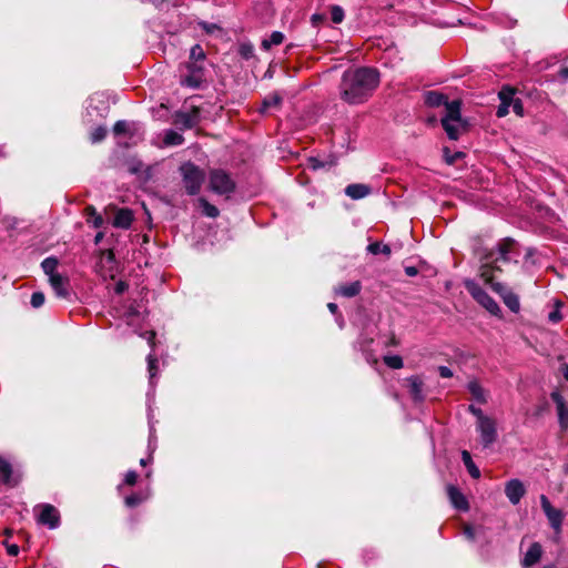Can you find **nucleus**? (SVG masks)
<instances>
[{
	"label": "nucleus",
	"instance_id": "nucleus-1",
	"mask_svg": "<svg viewBox=\"0 0 568 568\" xmlns=\"http://www.w3.org/2000/svg\"><path fill=\"white\" fill-rule=\"evenodd\" d=\"M379 72L369 67L348 69L339 83V98L348 104L367 101L379 84Z\"/></svg>",
	"mask_w": 568,
	"mask_h": 568
},
{
	"label": "nucleus",
	"instance_id": "nucleus-2",
	"mask_svg": "<svg viewBox=\"0 0 568 568\" xmlns=\"http://www.w3.org/2000/svg\"><path fill=\"white\" fill-rule=\"evenodd\" d=\"M513 246L514 241L511 239H504L498 243L496 250H491L486 254L480 266V277L501 296L504 303L511 312L517 313L520 308L518 296L508 291L501 283L494 281V273L501 271L499 263H508L510 261L508 254L511 252Z\"/></svg>",
	"mask_w": 568,
	"mask_h": 568
},
{
	"label": "nucleus",
	"instance_id": "nucleus-3",
	"mask_svg": "<svg viewBox=\"0 0 568 568\" xmlns=\"http://www.w3.org/2000/svg\"><path fill=\"white\" fill-rule=\"evenodd\" d=\"M462 102L454 100L447 104V113L442 118V125L450 140H458L466 131V121L460 114Z\"/></svg>",
	"mask_w": 568,
	"mask_h": 568
},
{
	"label": "nucleus",
	"instance_id": "nucleus-4",
	"mask_svg": "<svg viewBox=\"0 0 568 568\" xmlns=\"http://www.w3.org/2000/svg\"><path fill=\"white\" fill-rule=\"evenodd\" d=\"M180 171L186 192L190 195L197 194L205 179L203 170L191 162H186L181 165Z\"/></svg>",
	"mask_w": 568,
	"mask_h": 568
},
{
	"label": "nucleus",
	"instance_id": "nucleus-5",
	"mask_svg": "<svg viewBox=\"0 0 568 568\" xmlns=\"http://www.w3.org/2000/svg\"><path fill=\"white\" fill-rule=\"evenodd\" d=\"M468 410L477 418V430L485 445L491 444L496 439V423L493 418L485 415L483 410L475 405H469Z\"/></svg>",
	"mask_w": 568,
	"mask_h": 568
},
{
	"label": "nucleus",
	"instance_id": "nucleus-6",
	"mask_svg": "<svg viewBox=\"0 0 568 568\" xmlns=\"http://www.w3.org/2000/svg\"><path fill=\"white\" fill-rule=\"evenodd\" d=\"M204 81V62L187 61L185 64V73L181 74V84L191 89H199Z\"/></svg>",
	"mask_w": 568,
	"mask_h": 568
},
{
	"label": "nucleus",
	"instance_id": "nucleus-7",
	"mask_svg": "<svg viewBox=\"0 0 568 568\" xmlns=\"http://www.w3.org/2000/svg\"><path fill=\"white\" fill-rule=\"evenodd\" d=\"M465 286L473 298L491 315L498 316L500 314L499 305L477 283L466 281Z\"/></svg>",
	"mask_w": 568,
	"mask_h": 568
},
{
	"label": "nucleus",
	"instance_id": "nucleus-8",
	"mask_svg": "<svg viewBox=\"0 0 568 568\" xmlns=\"http://www.w3.org/2000/svg\"><path fill=\"white\" fill-rule=\"evenodd\" d=\"M210 189L217 194H230L235 189L232 178L223 170L216 169L210 172Z\"/></svg>",
	"mask_w": 568,
	"mask_h": 568
},
{
	"label": "nucleus",
	"instance_id": "nucleus-9",
	"mask_svg": "<svg viewBox=\"0 0 568 568\" xmlns=\"http://www.w3.org/2000/svg\"><path fill=\"white\" fill-rule=\"evenodd\" d=\"M540 505L551 528L559 535L561 532V526L565 517L564 513L560 509L552 507L551 503L545 495L540 496Z\"/></svg>",
	"mask_w": 568,
	"mask_h": 568
},
{
	"label": "nucleus",
	"instance_id": "nucleus-10",
	"mask_svg": "<svg viewBox=\"0 0 568 568\" xmlns=\"http://www.w3.org/2000/svg\"><path fill=\"white\" fill-rule=\"evenodd\" d=\"M38 521L51 529L57 528L60 523V515L58 509L50 504L43 505L41 513L39 514Z\"/></svg>",
	"mask_w": 568,
	"mask_h": 568
},
{
	"label": "nucleus",
	"instance_id": "nucleus-11",
	"mask_svg": "<svg viewBox=\"0 0 568 568\" xmlns=\"http://www.w3.org/2000/svg\"><path fill=\"white\" fill-rule=\"evenodd\" d=\"M525 493L524 484L519 479H511L505 486V494L513 505H517Z\"/></svg>",
	"mask_w": 568,
	"mask_h": 568
},
{
	"label": "nucleus",
	"instance_id": "nucleus-12",
	"mask_svg": "<svg viewBox=\"0 0 568 568\" xmlns=\"http://www.w3.org/2000/svg\"><path fill=\"white\" fill-rule=\"evenodd\" d=\"M447 496L449 498V501L452 505L460 510V511H467L469 509V504L467 499L465 498L464 494L454 485H448L447 488Z\"/></svg>",
	"mask_w": 568,
	"mask_h": 568
},
{
	"label": "nucleus",
	"instance_id": "nucleus-13",
	"mask_svg": "<svg viewBox=\"0 0 568 568\" xmlns=\"http://www.w3.org/2000/svg\"><path fill=\"white\" fill-rule=\"evenodd\" d=\"M405 382L412 399L415 403H422L425 398L423 381L418 376H410Z\"/></svg>",
	"mask_w": 568,
	"mask_h": 568
},
{
	"label": "nucleus",
	"instance_id": "nucleus-14",
	"mask_svg": "<svg viewBox=\"0 0 568 568\" xmlns=\"http://www.w3.org/2000/svg\"><path fill=\"white\" fill-rule=\"evenodd\" d=\"M199 110L194 108L190 112H179L175 124L182 129H192L199 123Z\"/></svg>",
	"mask_w": 568,
	"mask_h": 568
},
{
	"label": "nucleus",
	"instance_id": "nucleus-15",
	"mask_svg": "<svg viewBox=\"0 0 568 568\" xmlns=\"http://www.w3.org/2000/svg\"><path fill=\"white\" fill-rule=\"evenodd\" d=\"M551 399L557 406L558 420L562 428L568 427V405L566 404L564 397L558 393H551Z\"/></svg>",
	"mask_w": 568,
	"mask_h": 568
},
{
	"label": "nucleus",
	"instance_id": "nucleus-16",
	"mask_svg": "<svg viewBox=\"0 0 568 568\" xmlns=\"http://www.w3.org/2000/svg\"><path fill=\"white\" fill-rule=\"evenodd\" d=\"M542 557V547L539 542H532L525 554L521 566L525 568L531 567L540 561Z\"/></svg>",
	"mask_w": 568,
	"mask_h": 568
},
{
	"label": "nucleus",
	"instance_id": "nucleus-17",
	"mask_svg": "<svg viewBox=\"0 0 568 568\" xmlns=\"http://www.w3.org/2000/svg\"><path fill=\"white\" fill-rule=\"evenodd\" d=\"M467 389L471 395V398L479 403L486 404L488 400V393L486 389L481 387V385L476 381L471 379L467 383Z\"/></svg>",
	"mask_w": 568,
	"mask_h": 568
},
{
	"label": "nucleus",
	"instance_id": "nucleus-18",
	"mask_svg": "<svg viewBox=\"0 0 568 568\" xmlns=\"http://www.w3.org/2000/svg\"><path fill=\"white\" fill-rule=\"evenodd\" d=\"M50 285L59 297H67L69 295L68 286L69 280L68 277L58 274L49 278Z\"/></svg>",
	"mask_w": 568,
	"mask_h": 568
},
{
	"label": "nucleus",
	"instance_id": "nucleus-19",
	"mask_svg": "<svg viewBox=\"0 0 568 568\" xmlns=\"http://www.w3.org/2000/svg\"><path fill=\"white\" fill-rule=\"evenodd\" d=\"M452 101L447 100V97L443 93H439L437 91H428L425 93V103L428 106L437 108L440 105H445V111L447 112V104H449Z\"/></svg>",
	"mask_w": 568,
	"mask_h": 568
},
{
	"label": "nucleus",
	"instance_id": "nucleus-20",
	"mask_svg": "<svg viewBox=\"0 0 568 568\" xmlns=\"http://www.w3.org/2000/svg\"><path fill=\"white\" fill-rule=\"evenodd\" d=\"M371 193V187L366 184L355 183L349 184L345 189V194L353 200H359Z\"/></svg>",
	"mask_w": 568,
	"mask_h": 568
},
{
	"label": "nucleus",
	"instance_id": "nucleus-21",
	"mask_svg": "<svg viewBox=\"0 0 568 568\" xmlns=\"http://www.w3.org/2000/svg\"><path fill=\"white\" fill-rule=\"evenodd\" d=\"M132 212L128 209H121L116 212L114 216L113 225L120 229H129L132 224Z\"/></svg>",
	"mask_w": 568,
	"mask_h": 568
},
{
	"label": "nucleus",
	"instance_id": "nucleus-22",
	"mask_svg": "<svg viewBox=\"0 0 568 568\" xmlns=\"http://www.w3.org/2000/svg\"><path fill=\"white\" fill-rule=\"evenodd\" d=\"M362 290V284L359 281H355L348 284L339 285L335 288L336 294L342 295L344 297H354L359 294Z\"/></svg>",
	"mask_w": 568,
	"mask_h": 568
},
{
	"label": "nucleus",
	"instance_id": "nucleus-23",
	"mask_svg": "<svg viewBox=\"0 0 568 568\" xmlns=\"http://www.w3.org/2000/svg\"><path fill=\"white\" fill-rule=\"evenodd\" d=\"M0 481L9 486L18 484V478L12 476L11 464H0Z\"/></svg>",
	"mask_w": 568,
	"mask_h": 568
},
{
	"label": "nucleus",
	"instance_id": "nucleus-24",
	"mask_svg": "<svg viewBox=\"0 0 568 568\" xmlns=\"http://www.w3.org/2000/svg\"><path fill=\"white\" fill-rule=\"evenodd\" d=\"M281 104L282 97L278 93L274 92L263 100L262 112H266L271 109H278Z\"/></svg>",
	"mask_w": 568,
	"mask_h": 568
},
{
	"label": "nucleus",
	"instance_id": "nucleus-25",
	"mask_svg": "<svg viewBox=\"0 0 568 568\" xmlns=\"http://www.w3.org/2000/svg\"><path fill=\"white\" fill-rule=\"evenodd\" d=\"M58 260L53 256L47 257L42 261L41 267L45 275L50 277L58 275L59 273H55V270L58 267Z\"/></svg>",
	"mask_w": 568,
	"mask_h": 568
},
{
	"label": "nucleus",
	"instance_id": "nucleus-26",
	"mask_svg": "<svg viewBox=\"0 0 568 568\" xmlns=\"http://www.w3.org/2000/svg\"><path fill=\"white\" fill-rule=\"evenodd\" d=\"M284 34L280 31H274L272 32V34L270 36L268 39H264L262 41V48L264 50H270L273 45H278L281 44L283 41H284Z\"/></svg>",
	"mask_w": 568,
	"mask_h": 568
},
{
	"label": "nucleus",
	"instance_id": "nucleus-27",
	"mask_svg": "<svg viewBox=\"0 0 568 568\" xmlns=\"http://www.w3.org/2000/svg\"><path fill=\"white\" fill-rule=\"evenodd\" d=\"M199 203L202 207L203 213L209 217H216L219 215V210L216 206L210 204L204 197L199 199Z\"/></svg>",
	"mask_w": 568,
	"mask_h": 568
},
{
	"label": "nucleus",
	"instance_id": "nucleus-28",
	"mask_svg": "<svg viewBox=\"0 0 568 568\" xmlns=\"http://www.w3.org/2000/svg\"><path fill=\"white\" fill-rule=\"evenodd\" d=\"M189 61L205 62V53L201 45L195 44L191 48Z\"/></svg>",
	"mask_w": 568,
	"mask_h": 568
},
{
	"label": "nucleus",
	"instance_id": "nucleus-29",
	"mask_svg": "<svg viewBox=\"0 0 568 568\" xmlns=\"http://www.w3.org/2000/svg\"><path fill=\"white\" fill-rule=\"evenodd\" d=\"M384 363L393 369H399L404 366L403 358L398 355L384 356Z\"/></svg>",
	"mask_w": 568,
	"mask_h": 568
},
{
	"label": "nucleus",
	"instance_id": "nucleus-30",
	"mask_svg": "<svg viewBox=\"0 0 568 568\" xmlns=\"http://www.w3.org/2000/svg\"><path fill=\"white\" fill-rule=\"evenodd\" d=\"M367 251L374 255L379 254V253L385 254V255L390 254V247L388 245H382L378 242L371 243L367 246Z\"/></svg>",
	"mask_w": 568,
	"mask_h": 568
},
{
	"label": "nucleus",
	"instance_id": "nucleus-31",
	"mask_svg": "<svg viewBox=\"0 0 568 568\" xmlns=\"http://www.w3.org/2000/svg\"><path fill=\"white\" fill-rule=\"evenodd\" d=\"M164 142L169 145H179L183 142V136L174 131H169L165 134Z\"/></svg>",
	"mask_w": 568,
	"mask_h": 568
},
{
	"label": "nucleus",
	"instance_id": "nucleus-32",
	"mask_svg": "<svg viewBox=\"0 0 568 568\" xmlns=\"http://www.w3.org/2000/svg\"><path fill=\"white\" fill-rule=\"evenodd\" d=\"M145 497L141 494H132L126 496L124 503L128 507L133 508L143 503Z\"/></svg>",
	"mask_w": 568,
	"mask_h": 568
},
{
	"label": "nucleus",
	"instance_id": "nucleus-33",
	"mask_svg": "<svg viewBox=\"0 0 568 568\" xmlns=\"http://www.w3.org/2000/svg\"><path fill=\"white\" fill-rule=\"evenodd\" d=\"M514 94L515 91L511 88H503L499 92V99L501 103H509L510 105L511 102L515 100Z\"/></svg>",
	"mask_w": 568,
	"mask_h": 568
},
{
	"label": "nucleus",
	"instance_id": "nucleus-34",
	"mask_svg": "<svg viewBox=\"0 0 568 568\" xmlns=\"http://www.w3.org/2000/svg\"><path fill=\"white\" fill-rule=\"evenodd\" d=\"M156 362H158L156 357L153 354H149V356H148V368H149V374H150L151 383L153 382V378L156 375V371H158Z\"/></svg>",
	"mask_w": 568,
	"mask_h": 568
},
{
	"label": "nucleus",
	"instance_id": "nucleus-35",
	"mask_svg": "<svg viewBox=\"0 0 568 568\" xmlns=\"http://www.w3.org/2000/svg\"><path fill=\"white\" fill-rule=\"evenodd\" d=\"M331 18L334 23H341L344 20V10L339 6L332 7Z\"/></svg>",
	"mask_w": 568,
	"mask_h": 568
},
{
	"label": "nucleus",
	"instance_id": "nucleus-36",
	"mask_svg": "<svg viewBox=\"0 0 568 568\" xmlns=\"http://www.w3.org/2000/svg\"><path fill=\"white\" fill-rule=\"evenodd\" d=\"M31 305L34 307V308H38V307H41L44 303V295L43 293L41 292H34L32 295H31Z\"/></svg>",
	"mask_w": 568,
	"mask_h": 568
},
{
	"label": "nucleus",
	"instance_id": "nucleus-37",
	"mask_svg": "<svg viewBox=\"0 0 568 568\" xmlns=\"http://www.w3.org/2000/svg\"><path fill=\"white\" fill-rule=\"evenodd\" d=\"M105 135H106V130L102 126H99L92 132L91 140L93 143H97V142L102 141L105 138Z\"/></svg>",
	"mask_w": 568,
	"mask_h": 568
},
{
	"label": "nucleus",
	"instance_id": "nucleus-38",
	"mask_svg": "<svg viewBox=\"0 0 568 568\" xmlns=\"http://www.w3.org/2000/svg\"><path fill=\"white\" fill-rule=\"evenodd\" d=\"M129 130H130V123L126 121H118L113 128V131L115 134H123V133L129 132Z\"/></svg>",
	"mask_w": 568,
	"mask_h": 568
},
{
	"label": "nucleus",
	"instance_id": "nucleus-39",
	"mask_svg": "<svg viewBox=\"0 0 568 568\" xmlns=\"http://www.w3.org/2000/svg\"><path fill=\"white\" fill-rule=\"evenodd\" d=\"M510 106H513V111L517 114V115H523L524 114V106H523V103L519 99H515Z\"/></svg>",
	"mask_w": 568,
	"mask_h": 568
},
{
	"label": "nucleus",
	"instance_id": "nucleus-40",
	"mask_svg": "<svg viewBox=\"0 0 568 568\" xmlns=\"http://www.w3.org/2000/svg\"><path fill=\"white\" fill-rule=\"evenodd\" d=\"M465 465L467 466V470L473 478L477 479L480 477V470L476 464H465Z\"/></svg>",
	"mask_w": 568,
	"mask_h": 568
},
{
	"label": "nucleus",
	"instance_id": "nucleus-41",
	"mask_svg": "<svg viewBox=\"0 0 568 568\" xmlns=\"http://www.w3.org/2000/svg\"><path fill=\"white\" fill-rule=\"evenodd\" d=\"M509 108H510L509 103H500V105L497 109L496 115L498 118L506 116L509 112Z\"/></svg>",
	"mask_w": 568,
	"mask_h": 568
},
{
	"label": "nucleus",
	"instance_id": "nucleus-42",
	"mask_svg": "<svg viewBox=\"0 0 568 568\" xmlns=\"http://www.w3.org/2000/svg\"><path fill=\"white\" fill-rule=\"evenodd\" d=\"M138 475L135 471H129L125 475L124 483L129 486H133L136 483Z\"/></svg>",
	"mask_w": 568,
	"mask_h": 568
},
{
	"label": "nucleus",
	"instance_id": "nucleus-43",
	"mask_svg": "<svg viewBox=\"0 0 568 568\" xmlns=\"http://www.w3.org/2000/svg\"><path fill=\"white\" fill-rule=\"evenodd\" d=\"M438 373H439L440 377H443V378H450L454 375L453 371L447 366H439Z\"/></svg>",
	"mask_w": 568,
	"mask_h": 568
},
{
	"label": "nucleus",
	"instance_id": "nucleus-44",
	"mask_svg": "<svg viewBox=\"0 0 568 568\" xmlns=\"http://www.w3.org/2000/svg\"><path fill=\"white\" fill-rule=\"evenodd\" d=\"M6 545V548H7V552L8 555L10 556H17L19 554V546L16 545V544H9V542H4Z\"/></svg>",
	"mask_w": 568,
	"mask_h": 568
},
{
	"label": "nucleus",
	"instance_id": "nucleus-45",
	"mask_svg": "<svg viewBox=\"0 0 568 568\" xmlns=\"http://www.w3.org/2000/svg\"><path fill=\"white\" fill-rule=\"evenodd\" d=\"M548 320L551 323H558L561 320V314H560L559 310L556 308V310L551 311L548 314Z\"/></svg>",
	"mask_w": 568,
	"mask_h": 568
},
{
	"label": "nucleus",
	"instance_id": "nucleus-46",
	"mask_svg": "<svg viewBox=\"0 0 568 568\" xmlns=\"http://www.w3.org/2000/svg\"><path fill=\"white\" fill-rule=\"evenodd\" d=\"M94 227H101L103 224V219L100 214L92 216L91 222Z\"/></svg>",
	"mask_w": 568,
	"mask_h": 568
},
{
	"label": "nucleus",
	"instance_id": "nucleus-47",
	"mask_svg": "<svg viewBox=\"0 0 568 568\" xmlns=\"http://www.w3.org/2000/svg\"><path fill=\"white\" fill-rule=\"evenodd\" d=\"M85 214H87V216H88V220H87V221H88V223H90V222H91L92 216L97 215L98 213H97L95 209H94L93 206H91V205H90V206H87V207H85Z\"/></svg>",
	"mask_w": 568,
	"mask_h": 568
},
{
	"label": "nucleus",
	"instance_id": "nucleus-48",
	"mask_svg": "<svg viewBox=\"0 0 568 568\" xmlns=\"http://www.w3.org/2000/svg\"><path fill=\"white\" fill-rule=\"evenodd\" d=\"M311 20L314 26H318L324 20V16L320 14V13H315L312 16Z\"/></svg>",
	"mask_w": 568,
	"mask_h": 568
},
{
	"label": "nucleus",
	"instance_id": "nucleus-49",
	"mask_svg": "<svg viewBox=\"0 0 568 568\" xmlns=\"http://www.w3.org/2000/svg\"><path fill=\"white\" fill-rule=\"evenodd\" d=\"M128 288V285L124 282H119L115 285V293L122 294Z\"/></svg>",
	"mask_w": 568,
	"mask_h": 568
},
{
	"label": "nucleus",
	"instance_id": "nucleus-50",
	"mask_svg": "<svg viewBox=\"0 0 568 568\" xmlns=\"http://www.w3.org/2000/svg\"><path fill=\"white\" fill-rule=\"evenodd\" d=\"M311 163L313 169L324 168V163L318 159H311Z\"/></svg>",
	"mask_w": 568,
	"mask_h": 568
},
{
	"label": "nucleus",
	"instance_id": "nucleus-51",
	"mask_svg": "<svg viewBox=\"0 0 568 568\" xmlns=\"http://www.w3.org/2000/svg\"><path fill=\"white\" fill-rule=\"evenodd\" d=\"M241 53H242L243 57L248 58L251 55V53H252V48L251 47L246 48L245 45H243L241 48Z\"/></svg>",
	"mask_w": 568,
	"mask_h": 568
},
{
	"label": "nucleus",
	"instance_id": "nucleus-52",
	"mask_svg": "<svg viewBox=\"0 0 568 568\" xmlns=\"http://www.w3.org/2000/svg\"><path fill=\"white\" fill-rule=\"evenodd\" d=\"M460 155H462V153H459V152L455 153V154H454V155H452V156H447V155H446V162H447L448 164H453V163L455 162V160H456L457 158H459Z\"/></svg>",
	"mask_w": 568,
	"mask_h": 568
},
{
	"label": "nucleus",
	"instance_id": "nucleus-53",
	"mask_svg": "<svg viewBox=\"0 0 568 568\" xmlns=\"http://www.w3.org/2000/svg\"><path fill=\"white\" fill-rule=\"evenodd\" d=\"M559 77L564 80H568V67L560 69Z\"/></svg>",
	"mask_w": 568,
	"mask_h": 568
},
{
	"label": "nucleus",
	"instance_id": "nucleus-54",
	"mask_svg": "<svg viewBox=\"0 0 568 568\" xmlns=\"http://www.w3.org/2000/svg\"><path fill=\"white\" fill-rule=\"evenodd\" d=\"M561 373H562V376L565 377V379L568 382V364H564L561 366Z\"/></svg>",
	"mask_w": 568,
	"mask_h": 568
},
{
	"label": "nucleus",
	"instance_id": "nucleus-55",
	"mask_svg": "<svg viewBox=\"0 0 568 568\" xmlns=\"http://www.w3.org/2000/svg\"><path fill=\"white\" fill-rule=\"evenodd\" d=\"M327 307H328V310L331 311L332 314H336L337 313V305L335 303H328Z\"/></svg>",
	"mask_w": 568,
	"mask_h": 568
},
{
	"label": "nucleus",
	"instance_id": "nucleus-56",
	"mask_svg": "<svg viewBox=\"0 0 568 568\" xmlns=\"http://www.w3.org/2000/svg\"><path fill=\"white\" fill-rule=\"evenodd\" d=\"M463 462H471V456L467 450H463Z\"/></svg>",
	"mask_w": 568,
	"mask_h": 568
},
{
	"label": "nucleus",
	"instance_id": "nucleus-57",
	"mask_svg": "<svg viewBox=\"0 0 568 568\" xmlns=\"http://www.w3.org/2000/svg\"><path fill=\"white\" fill-rule=\"evenodd\" d=\"M406 274L409 275V276H414L417 274V270L415 267H407L406 268Z\"/></svg>",
	"mask_w": 568,
	"mask_h": 568
},
{
	"label": "nucleus",
	"instance_id": "nucleus-58",
	"mask_svg": "<svg viewBox=\"0 0 568 568\" xmlns=\"http://www.w3.org/2000/svg\"><path fill=\"white\" fill-rule=\"evenodd\" d=\"M203 27H204V29L207 32H212L214 29H217V27L215 24H206V23H204Z\"/></svg>",
	"mask_w": 568,
	"mask_h": 568
},
{
	"label": "nucleus",
	"instance_id": "nucleus-59",
	"mask_svg": "<svg viewBox=\"0 0 568 568\" xmlns=\"http://www.w3.org/2000/svg\"><path fill=\"white\" fill-rule=\"evenodd\" d=\"M103 236H104L103 232H99V233L95 235V237H94V243H95V244H99V243L102 241Z\"/></svg>",
	"mask_w": 568,
	"mask_h": 568
},
{
	"label": "nucleus",
	"instance_id": "nucleus-60",
	"mask_svg": "<svg viewBox=\"0 0 568 568\" xmlns=\"http://www.w3.org/2000/svg\"><path fill=\"white\" fill-rule=\"evenodd\" d=\"M465 534H466L469 538H471V539L474 538V532H473L471 528H470V527H468V526L465 528Z\"/></svg>",
	"mask_w": 568,
	"mask_h": 568
},
{
	"label": "nucleus",
	"instance_id": "nucleus-61",
	"mask_svg": "<svg viewBox=\"0 0 568 568\" xmlns=\"http://www.w3.org/2000/svg\"><path fill=\"white\" fill-rule=\"evenodd\" d=\"M154 337H155V334H154L153 332H150V333H149L148 341H149V343H150L151 345H153V339H154Z\"/></svg>",
	"mask_w": 568,
	"mask_h": 568
},
{
	"label": "nucleus",
	"instance_id": "nucleus-62",
	"mask_svg": "<svg viewBox=\"0 0 568 568\" xmlns=\"http://www.w3.org/2000/svg\"><path fill=\"white\" fill-rule=\"evenodd\" d=\"M389 345H393V346H396L397 345V341L395 337H392L390 342H389Z\"/></svg>",
	"mask_w": 568,
	"mask_h": 568
},
{
	"label": "nucleus",
	"instance_id": "nucleus-63",
	"mask_svg": "<svg viewBox=\"0 0 568 568\" xmlns=\"http://www.w3.org/2000/svg\"><path fill=\"white\" fill-rule=\"evenodd\" d=\"M6 535H7V536H10V535H11V530L6 529Z\"/></svg>",
	"mask_w": 568,
	"mask_h": 568
},
{
	"label": "nucleus",
	"instance_id": "nucleus-64",
	"mask_svg": "<svg viewBox=\"0 0 568 568\" xmlns=\"http://www.w3.org/2000/svg\"><path fill=\"white\" fill-rule=\"evenodd\" d=\"M567 471H568V467H567Z\"/></svg>",
	"mask_w": 568,
	"mask_h": 568
}]
</instances>
